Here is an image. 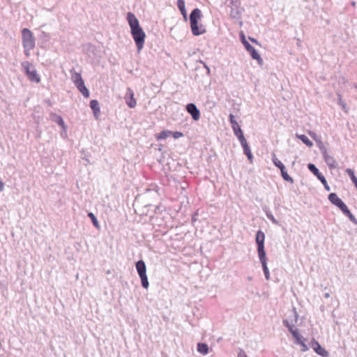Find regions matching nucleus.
I'll return each mask as SVG.
<instances>
[{
	"label": "nucleus",
	"mask_w": 357,
	"mask_h": 357,
	"mask_svg": "<svg viewBox=\"0 0 357 357\" xmlns=\"http://www.w3.org/2000/svg\"><path fill=\"white\" fill-rule=\"evenodd\" d=\"M127 20L130 27L132 36L135 40L137 50L139 52L144 47L146 38L145 32L139 26V20L131 12L128 13Z\"/></svg>",
	"instance_id": "nucleus-1"
},
{
	"label": "nucleus",
	"mask_w": 357,
	"mask_h": 357,
	"mask_svg": "<svg viewBox=\"0 0 357 357\" xmlns=\"http://www.w3.org/2000/svg\"><path fill=\"white\" fill-rule=\"evenodd\" d=\"M202 17V13L199 8H195L190 15V28L194 36H199L206 32L205 26L202 24H198V21Z\"/></svg>",
	"instance_id": "nucleus-2"
},
{
	"label": "nucleus",
	"mask_w": 357,
	"mask_h": 357,
	"mask_svg": "<svg viewBox=\"0 0 357 357\" xmlns=\"http://www.w3.org/2000/svg\"><path fill=\"white\" fill-rule=\"evenodd\" d=\"M136 268L142 281V285L144 289H148L149 282L146 275V266L143 260H139L136 263Z\"/></svg>",
	"instance_id": "nucleus-3"
},
{
	"label": "nucleus",
	"mask_w": 357,
	"mask_h": 357,
	"mask_svg": "<svg viewBox=\"0 0 357 357\" xmlns=\"http://www.w3.org/2000/svg\"><path fill=\"white\" fill-rule=\"evenodd\" d=\"M242 43L243 44L246 50L250 53V56L253 59L257 61V63L261 66L263 65V59L261 57L260 54L257 52V51L252 47L245 38V36L243 35Z\"/></svg>",
	"instance_id": "nucleus-4"
},
{
	"label": "nucleus",
	"mask_w": 357,
	"mask_h": 357,
	"mask_svg": "<svg viewBox=\"0 0 357 357\" xmlns=\"http://www.w3.org/2000/svg\"><path fill=\"white\" fill-rule=\"evenodd\" d=\"M35 47V38L28 29L24 28V48L26 50H31Z\"/></svg>",
	"instance_id": "nucleus-5"
},
{
	"label": "nucleus",
	"mask_w": 357,
	"mask_h": 357,
	"mask_svg": "<svg viewBox=\"0 0 357 357\" xmlns=\"http://www.w3.org/2000/svg\"><path fill=\"white\" fill-rule=\"evenodd\" d=\"M307 168L321 182V183L324 186L325 190H327V191H329L331 190V188L328 185L326 178L319 172V171L317 168V167L314 164H312V163H309L307 165Z\"/></svg>",
	"instance_id": "nucleus-6"
},
{
	"label": "nucleus",
	"mask_w": 357,
	"mask_h": 357,
	"mask_svg": "<svg viewBox=\"0 0 357 357\" xmlns=\"http://www.w3.org/2000/svg\"><path fill=\"white\" fill-rule=\"evenodd\" d=\"M229 117V121L231 125V128L234 131V133L236 136V137L238 139V140L241 141V140L245 139L241 127L239 126L238 123H237V121L235 119L234 115H233L232 114H230Z\"/></svg>",
	"instance_id": "nucleus-7"
},
{
	"label": "nucleus",
	"mask_w": 357,
	"mask_h": 357,
	"mask_svg": "<svg viewBox=\"0 0 357 357\" xmlns=\"http://www.w3.org/2000/svg\"><path fill=\"white\" fill-rule=\"evenodd\" d=\"M26 74L28 77V79L35 83H39L40 82V77L39 74L37 73L36 68L31 66V64H27L25 66Z\"/></svg>",
	"instance_id": "nucleus-8"
},
{
	"label": "nucleus",
	"mask_w": 357,
	"mask_h": 357,
	"mask_svg": "<svg viewBox=\"0 0 357 357\" xmlns=\"http://www.w3.org/2000/svg\"><path fill=\"white\" fill-rule=\"evenodd\" d=\"M328 199L333 205L338 207L341 211L347 206L335 192L329 194Z\"/></svg>",
	"instance_id": "nucleus-9"
},
{
	"label": "nucleus",
	"mask_w": 357,
	"mask_h": 357,
	"mask_svg": "<svg viewBox=\"0 0 357 357\" xmlns=\"http://www.w3.org/2000/svg\"><path fill=\"white\" fill-rule=\"evenodd\" d=\"M311 344L312 347L317 354L320 355L322 357L328 356V352L324 348H323L317 340L313 339L311 342Z\"/></svg>",
	"instance_id": "nucleus-10"
},
{
	"label": "nucleus",
	"mask_w": 357,
	"mask_h": 357,
	"mask_svg": "<svg viewBox=\"0 0 357 357\" xmlns=\"http://www.w3.org/2000/svg\"><path fill=\"white\" fill-rule=\"evenodd\" d=\"M187 112L190 114L195 121H198L200 118V112L194 103H189L186 105Z\"/></svg>",
	"instance_id": "nucleus-11"
},
{
	"label": "nucleus",
	"mask_w": 357,
	"mask_h": 357,
	"mask_svg": "<svg viewBox=\"0 0 357 357\" xmlns=\"http://www.w3.org/2000/svg\"><path fill=\"white\" fill-rule=\"evenodd\" d=\"M126 103L130 108H134L136 107L137 102L134 98V92L130 88L127 89L126 97Z\"/></svg>",
	"instance_id": "nucleus-12"
},
{
	"label": "nucleus",
	"mask_w": 357,
	"mask_h": 357,
	"mask_svg": "<svg viewBox=\"0 0 357 357\" xmlns=\"http://www.w3.org/2000/svg\"><path fill=\"white\" fill-rule=\"evenodd\" d=\"M323 157H324V159L326 163L327 164V165L329 167L330 169L337 168V164L336 160H335V158L333 156L328 155L327 151H324Z\"/></svg>",
	"instance_id": "nucleus-13"
},
{
	"label": "nucleus",
	"mask_w": 357,
	"mask_h": 357,
	"mask_svg": "<svg viewBox=\"0 0 357 357\" xmlns=\"http://www.w3.org/2000/svg\"><path fill=\"white\" fill-rule=\"evenodd\" d=\"M241 144L243 149L244 153L247 155L248 160L250 162H252L253 160V155L252 154L251 150L248 146V144L245 139L240 141Z\"/></svg>",
	"instance_id": "nucleus-14"
},
{
	"label": "nucleus",
	"mask_w": 357,
	"mask_h": 357,
	"mask_svg": "<svg viewBox=\"0 0 357 357\" xmlns=\"http://www.w3.org/2000/svg\"><path fill=\"white\" fill-rule=\"evenodd\" d=\"M75 84L85 98H88L89 96V91L86 87L84 80L77 82Z\"/></svg>",
	"instance_id": "nucleus-15"
},
{
	"label": "nucleus",
	"mask_w": 357,
	"mask_h": 357,
	"mask_svg": "<svg viewBox=\"0 0 357 357\" xmlns=\"http://www.w3.org/2000/svg\"><path fill=\"white\" fill-rule=\"evenodd\" d=\"M75 84L85 98H88L89 96V91L86 87L84 80L77 82Z\"/></svg>",
	"instance_id": "nucleus-16"
},
{
	"label": "nucleus",
	"mask_w": 357,
	"mask_h": 357,
	"mask_svg": "<svg viewBox=\"0 0 357 357\" xmlns=\"http://www.w3.org/2000/svg\"><path fill=\"white\" fill-rule=\"evenodd\" d=\"M264 233L262 231L259 230L256 234V243L257 245V248L264 246Z\"/></svg>",
	"instance_id": "nucleus-17"
},
{
	"label": "nucleus",
	"mask_w": 357,
	"mask_h": 357,
	"mask_svg": "<svg viewBox=\"0 0 357 357\" xmlns=\"http://www.w3.org/2000/svg\"><path fill=\"white\" fill-rule=\"evenodd\" d=\"M90 107L93 110L94 116L98 118L100 114V105L98 100H92L90 102Z\"/></svg>",
	"instance_id": "nucleus-18"
},
{
	"label": "nucleus",
	"mask_w": 357,
	"mask_h": 357,
	"mask_svg": "<svg viewBox=\"0 0 357 357\" xmlns=\"http://www.w3.org/2000/svg\"><path fill=\"white\" fill-rule=\"evenodd\" d=\"M258 256L259 261L261 264L267 263V258L266 256V252L264 247H258L257 248Z\"/></svg>",
	"instance_id": "nucleus-19"
},
{
	"label": "nucleus",
	"mask_w": 357,
	"mask_h": 357,
	"mask_svg": "<svg viewBox=\"0 0 357 357\" xmlns=\"http://www.w3.org/2000/svg\"><path fill=\"white\" fill-rule=\"evenodd\" d=\"M342 212L347 215L349 219L354 224L357 225V220L355 216L351 213L349 210L348 207L346 206L344 209L342 210Z\"/></svg>",
	"instance_id": "nucleus-20"
},
{
	"label": "nucleus",
	"mask_w": 357,
	"mask_h": 357,
	"mask_svg": "<svg viewBox=\"0 0 357 357\" xmlns=\"http://www.w3.org/2000/svg\"><path fill=\"white\" fill-rule=\"evenodd\" d=\"M197 351L206 355L208 353V347L206 343H198Z\"/></svg>",
	"instance_id": "nucleus-21"
},
{
	"label": "nucleus",
	"mask_w": 357,
	"mask_h": 357,
	"mask_svg": "<svg viewBox=\"0 0 357 357\" xmlns=\"http://www.w3.org/2000/svg\"><path fill=\"white\" fill-rule=\"evenodd\" d=\"M296 137L301 139L306 146L308 147H312L313 146V143L309 139V138L305 135H296Z\"/></svg>",
	"instance_id": "nucleus-22"
},
{
	"label": "nucleus",
	"mask_w": 357,
	"mask_h": 357,
	"mask_svg": "<svg viewBox=\"0 0 357 357\" xmlns=\"http://www.w3.org/2000/svg\"><path fill=\"white\" fill-rule=\"evenodd\" d=\"M291 334L296 340L297 344L301 343L302 341H305V338L299 333L298 330L291 331Z\"/></svg>",
	"instance_id": "nucleus-23"
},
{
	"label": "nucleus",
	"mask_w": 357,
	"mask_h": 357,
	"mask_svg": "<svg viewBox=\"0 0 357 357\" xmlns=\"http://www.w3.org/2000/svg\"><path fill=\"white\" fill-rule=\"evenodd\" d=\"M272 161L273 162V164L278 167L280 170L284 169V165L282 164V162L278 159V158L276 157L275 154V153H273L272 155Z\"/></svg>",
	"instance_id": "nucleus-24"
},
{
	"label": "nucleus",
	"mask_w": 357,
	"mask_h": 357,
	"mask_svg": "<svg viewBox=\"0 0 357 357\" xmlns=\"http://www.w3.org/2000/svg\"><path fill=\"white\" fill-rule=\"evenodd\" d=\"M70 73L72 74L71 79L75 84L83 80L80 73L73 72V70H70Z\"/></svg>",
	"instance_id": "nucleus-25"
},
{
	"label": "nucleus",
	"mask_w": 357,
	"mask_h": 357,
	"mask_svg": "<svg viewBox=\"0 0 357 357\" xmlns=\"http://www.w3.org/2000/svg\"><path fill=\"white\" fill-rule=\"evenodd\" d=\"M240 15H241V11H240L238 7L231 8V11H230V16L232 18L238 19L240 17Z\"/></svg>",
	"instance_id": "nucleus-26"
},
{
	"label": "nucleus",
	"mask_w": 357,
	"mask_h": 357,
	"mask_svg": "<svg viewBox=\"0 0 357 357\" xmlns=\"http://www.w3.org/2000/svg\"><path fill=\"white\" fill-rule=\"evenodd\" d=\"M280 172H281L282 177L283 178L284 180H285L286 181L290 182L291 183H294V179L287 174V172L285 169V167H284V169H281Z\"/></svg>",
	"instance_id": "nucleus-27"
},
{
	"label": "nucleus",
	"mask_w": 357,
	"mask_h": 357,
	"mask_svg": "<svg viewBox=\"0 0 357 357\" xmlns=\"http://www.w3.org/2000/svg\"><path fill=\"white\" fill-rule=\"evenodd\" d=\"M177 6L181 14H185V13H187L184 0H177Z\"/></svg>",
	"instance_id": "nucleus-28"
},
{
	"label": "nucleus",
	"mask_w": 357,
	"mask_h": 357,
	"mask_svg": "<svg viewBox=\"0 0 357 357\" xmlns=\"http://www.w3.org/2000/svg\"><path fill=\"white\" fill-rule=\"evenodd\" d=\"M88 216L91 218L94 227H96L97 229H99L100 225L95 215L93 213L90 212L88 213Z\"/></svg>",
	"instance_id": "nucleus-29"
},
{
	"label": "nucleus",
	"mask_w": 357,
	"mask_h": 357,
	"mask_svg": "<svg viewBox=\"0 0 357 357\" xmlns=\"http://www.w3.org/2000/svg\"><path fill=\"white\" fill-rule=\"evenodd\" d=\"M171 135H172L171 131L163 130L159 134V136L158 137V139H165L167 138L168 137H169Z\"/></svg>",
	"instance_id": "nucleus-30"
},
{
	"label": "nucleus",
	"mask_w": 357,
	"mask_h": 357,
	"mask_svg": "<svg viewBox=\"0 0 357 357\" xmlns=\"http://www.w3.org/2000/svg\"><path fill=\"white\" fill-rule=\"evenodd\" d=\"M54 121L59 125L61 126L64 130L66 129V126L65 125V123H64V121L63 119H62V117L61 116H57V115H55V119Z\"/></svg>",
	"instance_id": "nucleus-31"
},
{
	"label": "nucleus",
	"mask_w": 357,
	"mask_h": 357,
	"mask_svg": "<svg viewBox=\"0 0 357 357\" xmlns=\"http://www.w3.org/2000/svg\"><path fill=\"white\" fill-rule=\"evenodd\" d=\"M284 325L289 329V332L291 333V331H296V328H294V324H290L288 320H283Z\"/></svg>",
	"instance_id": "nucleus-32"
},
{
	"label": "nucleus",
	"mask_w": 357,
	"mask_h": 357,
	"mask_svg": "<svg viewBox=\"0 0 357 357\" xmlns=\"http://www.w3.org/2000/svg\"><path fill=\"white\" fill-rule=\"evenodd\" d=\"M267 218L275 225H279V222L275 218L273 215L270 211L266 212Z\"/></svg>",
	"instance_id": "nucleus-33"
},
{
	"label": "nucleus",
	"mask_w": 357,
	"mask_h": 357,
	"mask_svg": "<svg viewBox=\"0 0 357 357\" xmlns=\"http://www.w3.org/2000/svg\"><path fill=\"white\" fill-rule=\"evenodd\" d=\"M261 266H262V268H263V271H264L266 279V280H269L270 279V273H269V271H268V266H267V263L261 264Z\"/></svg>",
	"instance_id": "nucleus-34"
},
{
	"label": "nucleus",
	"mask_w": 357,
	"mask_h": 357,
	"mask_svg": "<svg viewBox=\"0 0 357 357\" xmlns=\"http://www.w3.org/2000/svg\"><path fill=\"white\" fill-rule=\"evenodd\" d=\"M172 135H173L174 139H178L183 136V134L181 132H172Z\"/></svg>",
	"instance_id": "nucleus-35"
},
{
	"label": "nucleus",
	"mask_w": 357,
	"mask_h": 357,
	"mask_svg": "<svg viewBox=\"0 0 357 357\" xmlns=\"http://www.w3.org/2000/svg\"><path fill=\"white\" fill-rule=\"evenodd\" d=\"M298 344H300L301 346V351H306L308 350V347L305 344V341H302L301 343H299Z\"/></svg>",
	"instance_id": "nucleus-36"
},
{
	"label": "nucleus",
	"mask_w": 357,
	"mask_h": 357,
	"mask_svg": "<svg viewBox=\"0 0 357 357\" xmlns=\"http://www.w3.org/2000/svg\"><path fill=\"white\" fill-rule=\"evenodd\" d=\"M229 1H230L231 4L234 7H238V5H239V1H238V0H229Z\"/></svg>",
	"instance_id": "nucleus-37"
},
{
	"label": "nucleus",
	"mask_w": 357,
	"mask_h": 357,
	"mask_svg": "<svg viewBox=\"0 0 357 357\" xmlns=\"http://www.w3.org/2000/svg\"><path fill=\"white\" fill-rule=\"evenodd\" d=\"M338 100L340 105H342L343 107H345L346 104L342 101V96L340 94H338Z\"/></svg>",
	"instance_id": "nucleus-38"
},
{
	"label": "nucleus",
	"mask_w": 357,
	"mask_h": 357,
	"mask_svg": "<svg viewBox=\"0 0 357 357\" xmlns=\"http://www.w3.org/2000/svg\"><path fill=\"white\" fill-rule=\"evenodd\" d=\"M319 149H320V151H321V153H322V155H324V151H327V150H326V147H325L323 144H321V145L319 146Z\"/></svg>",
	"instance_id": "nucleus-39"
},
{
	"label": "nucleus",
	"mask_w": 357,
	"mask_h": 357,
	"mask_svg": "<svg viewBox=\"0 0 357 357\" xmlns=\"http://www.w3.org/2000/svg\"><path fill=\"white\" fill-rule=\"evenodd\" d=\"M293 314H294V317L295 318V321L296 322L297 321V319H298V314H297V312H296L295 309H294V310H293Z\"/></svg>",
	"instance_id": "nucleus-40"
},
{
	"label": "nucleus",
	"mask_w": 357,
	"mask_h": 357,
	"mask_svg": "<svg viewBox=\"0 0 357 357\" xmlns=\"http://www.w3.org/2000/svg\"><path fill=\"white\" fill-rule=\"evenodd\" d=\"M238 357H248L246 354L241 351L239 354H238Z\"/></svg>",
	"instance_id": "nucleus-41"
},
{
	"label": "nucleus",
	"mask_w": 357,
	"mask_h": 357,
	"mask_svg": "<svg viewBox=\"0 0 357 357\" xmlns=\"http://www.w3.org/2000/svg\"><path fill=\"white\" fill-rule=\"evenodd\" d=\"M4 183L2 181L0 180V192H1L3 190Z\"/></svg>",
	"instance_id": "nucleus-42"
},
{
	"label": "nucleus",
	"mask_w": 357,
	"mask_h": 357,
	"mask_svg": "<svg viewBox=\"0 0 357 357\" xmlns=\"http://www.w3.org/2000/svg\"><path fill=\"white\" fill-rule=\"evenodd\" d=\"M183 20L187 22L188 21V14L185 13V14H182Z\"/></svg>",
	"instance_id": "nucleus-43"
},
{
	"label": "nucleus",
	"mask_w": 357,
	"mask_h": 357,
	"mask_svg": "<svg viewBox=\"0 0 357 357\" xmlns=\"http://www.w3.org/2000/svg\"><path fill=\"white\" fill-rule=\"evenodd\" d=\"M203 64H204V68L206 69L207 73H210L209 67L206 63H203Z\"/></svg>",
	"instance_id": "nucleus-44"
},
{
	"label": "nucleus",
	"mask_w": 357,
	"mask_h": 357,
	"mask_svg": "<svg viewBox=\"0 0 357 357\" xmlns=\"http://www.w3.org/2000/svg\"><path fill=\"white\" fill-rule=\"evenodd\" d=\"M250 40L252 42V43H255L256 44H258V42L256 39H254V38H250Z\"/></svg>",
	"instance_id": "nucleus-45"
},
{
	"label": "nucleus",
	"mask_w": 357,
	"mask_h": 357,
	"mask_svg": "<svg viewBox=\"0 0 357 357\" xmlns=\"http://www.w3.org/2000/svg\"><path fill=\"white\" fill-rule=\"evenodd\" d=\"M325 297L326 298H328L329 297V294L328 293H326L325 294Z\"/></svg>",
	"instance_id": "nucleus-46"
},
{
	"label": "nucleus",
	"mask_w": 357,
	"mask_h": 357,
	"mask_svg": "<svg viewBox=\"0 0 357 357\" xmlns=\"http://www.w3.org/2000/svg\"><path fill=\"white\" fill-rule=\"evenodd\" d=\"M354 88H356V89H357V83H356V84H354Z\"/></svg>",
	"instance_id": "nucleus-47"
}]
</instances>
